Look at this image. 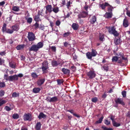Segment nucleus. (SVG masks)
<instances>
[{"label":"nucleus","instance_id":"obj_23","mask_svg":"<svg viewBox=\"0 0 130 130\" xmlns=\"http://www.w3.org/2000/svg\"><path fill=\"white\" fill-rule=\"evenodd\" d=\"M12 10L16 12H18L20 10L19 7L18 6H14L12 7Z\"/></svg>","mask_w":130,"mask_h":130},{"label":"nucleus","instance_id":"obj_34","mask_svg":"<svg viewBox=\"0 0 130 130\" xmlns=\"http://www.w3.org/2000/svg\"><path fill=\"white\" fill-rule=\"evenodd\" d=\"M103 118V116L101 117L98 121L96 122L95 124H97L98 123H101L102 122Z\"/></svg>","mask_w":130,"mask_h":130},{"label":"nucleus","instance_id":"obj_58","mask_svg":"<svg viewBox=\"0 0 130 130\" xmlns=\"http://www.w3.org/2000/svg\"><path fill=\"white\" fill-rule=\"evenodd\" d=\"M121 57L123 60H124L126 61H127V59L126 57L124 56H122Z\"/></svg>","mask_w":130,"mask_h":130},{"label":"nucleus","instance_id":"obj_44","mask_svg":"<svg viewBox=\"0 0 130 130\" xmlns=\"http://www.w3.org/2000/svg\"><path fill=\"white\" fill-rule=\"evenodd\" d=\"M104 36L103 34L100 35V39L101 41H103L104 39Z\"/></svg>","mask_w":130,"mask_h":130},{"label":"nucleus","instance_id":"obj_54","mask_svg":"<svg viewBox=\"0 0 130 130\" xmlns=\"http://www.w3.org/2000/svg\"><path fill=\"white\" fill-rule=\"evenodd\" d=\"M108 11H110V12H111V11H112V7L109 5H108Z\"/></svg>","mask_w":130,"mask_h":130},{"label":"nucleus","instance_id":"obj_8","mask_svg":"<svg viewBox=\"0 0 130 130\" xmlns=\"http://www.w3.org/2000/svg\"><path fill=\"white\" fill-rule=\"evenodd\" d=\"M48 63L47 62L44 61L42 64V67L43 71H44L46 70L48 68Z\"/></svg>","mask_w":130,"mask_h":130},{"label":"nucleus","instance_id":"obj_49","mask_svg":"<svg viewBox=\"0 0 130 130\" xmlns=\"http://www.w3.org/2000/svg\"><path fill=\"white\" fill-rule=\"evenodd\" d=\"M57 82L58 84L60 85L63 83V81L62 80H58Z\"/></svg>","mask_w":130,"mask_h":130},{"label":"nucleus","instance_id":"obj_1","mask_svg":"<svg viewBox=\"0 0 130 130\" xmlns=\"http://www.w3.org/2000/svg\"><path fill=\"white\" fill-rule=\"evenodd\" d=\"M43 45V44L42 42H39L36 45H32L29 48V51H33L36 52L38 50L39 48L42 47Z\"/></svg>","mask_w":130,"mask_h":130},{"label":"nucleus","instance_id":"obj_30","mask_svg":"<svg viewBox=\"0 0 130 130\" xmlns=\"http://www.w3.org/2000/svg\"><path fill=\"white\" fill-rule=\"evenodd\" d=\"M58 98L56 96H54L52 98H51V102H56L58 100Z\"/></svg>","mask_w":130,"mask_h":130},{"label":"nucleus","instance_id":"obj_38","mask_svg":"<svg viewBox=\"0 0 130 130\" xmlns=\"http://www.w3.org/2000/svg\"><path fill=\"white\" fill-rule=\"evenodd\" d=\"M52 65L53 67L57 66L58 65V64L57 62L55 61H52Z\"/></svg>","mask_w":130,"mask_h":130},{"label":"nucleus","instance_id":"obj_63","mask_svg":"<svg viewBox=\"0 0 130 130\" xmlns=\"http://www.w3.org/2000/svg\"><path fill=\"white\" fill-rule=\"evenodd\" d=\"M6 54V53L5 51H3L1 52L0 53V55L2 56H3Z\"/></svg>","mask_w":130,"mask_h":130},{"label":"nucleus","instance_id":"obj_21","mask_svg":"<svg viewBox=\"0 0 130 130\" xmlns=\"http://www.w3.org/2000/svg\"><path fill=\"white\" fill-rule=\"evenodd\" d=\"M12 29L13 30V31H17L19 30V27L18 25H15L14 26H13L12 27Z\"/></svg>","mask_w":130,"mask_h":130},{"label":"nucleus","instance_id":"obj_60","mask_svg":"<svg viewBox=\"0 0 130 130\" xmlns=\"http://www.w3.org/2000/svg\"><path fill=\"white\" fill-rule=\"evenodd\" d=\"M4 63V60L0 58V64L1 65Z\"/></svg>","mask_w":130,"mask_h":130},{"label":"nucleus","instance_id":"obj_55","mask_svg":"<svg viewBox=\"0 0 130 130\" xmlns=\"http://www.w3.org/2000/svg\"><path fill=\"white\" fill-rule=\"evenodd\" d=\"M72 4V3H71L70 1H69L67 2V8H69V7L71 6L70 4Z\"/></svg>","mask_w":130,"mask_h":130},{"label":"nucleus","instance_id":"obj_10","mask_svg":"<svg viewBox=\"0 0 130 130\" xmlns=\"http://www.w3.org/2000/svg\"><path fill=\"white\" fill-rule=\"evenodd\" d=\"M119 58L116 56L113 57L112 59V61L113 62H116L118 61V63H121L122 62V60H119Z\"/></svg>","mask_w":130,"mask_h":130},{"label":"nucleus","instance_id":"obj_43","mask_svg":"<svg viewBox=\"0 0 130 130\" xmlns=\"http://www.w3.org/2000/svg\"><path fill=\"white\" fill-rule=\"evenodd\" d=\"M4 108L7 111H9L10 110L12 109L11 108L8 107L7 106H6Z\"/></svg>","mask_w":130,"mask_h":130},{"label":"nucleus","instance_id":"obj_4","mask_svg":"<svg viewBox=\"0 0 130 130\" xmlns=\"http://www.w3.org/2000/svg\"><path fill=\"white\" fill-rule=\"evenodd\" d=\"M108 32L110 34H113L115 36H118L119 34L116 30V28L114 26L109 27L108 28Z\"/></svg>","mask_w":130,"mask_h":130},{"label":"nucleus","instance_id":"obj_47","mask_svg":"<svg viewBox=\"0 0 130 130\" xmlns=\"http://www.w3.org/2000/svg\"><path fill=\"white\" fill-rule=\"evenodd\" d=\"M46 100L49 102H51V98L50 96L47 97L46 98Z\"/></svg>","mask_w":130,"mask_h":130},{"label":"nucleus","instance_id":"obj_33","mask_svg":"<svg viewBox=\"0 0 130 130\" xmlns=\"http://www.w3.org/2000/svg\"><path fill=\"white\" fill-rule=\"evenodd\" d=\"M50 23V26H51V27L52 28V30H54L56 32H57L58 31V30L57 29H54L53 28V27L54 26V23L53 22H52L51 21H49Z\"/></svg>","mask_w":130,"mask_h":130},{"label":"nucleus","instance_id":"obj_36","mask_svg":"<svg viewBox=\"0 0 130 130\" xmlns=\"http://www.w3.org/2000/svg\"><path fill=\"white\" fill-rule=\"evenodd\" d=\"M32 77L34 78H37L38 77V75L35 73H33L31 74Z\"/></svg>","mask_w":130,"mask_h":130},{"label":"nucleus","instance_id":"obj_25","mask_svg":"<svg viewBox=\"0 0 130 130\" xmlns=\"http://www.w3.org/2000/svg\"><path fill=\"white\" fill-rule=\"evenodd\" d=\"M96 21V18L95 16L92 17L91 19L90 20V22L92 24L94 23Z\"/></svg>","mask_w":130,"mask_h":130},{"label":"nucleus","instance_id":"obj_22","mask_svg":"<svg viewBox=\"0 0 130 130\" xmlns=\"http://www.w3.org/2000/svg\"><path fill=\"white\" fill-rule=\"evenodd\" d=\"M72 27L74 30H76L78 28L79 26L75 23H73L72 25Z\"/></svg>","mask_w":130,"mask_h":130},{"label":"nucleus","instance_id":"obj_24","mask_svg":"<svg viewBox=\"0 0 130 130\" xmlns=\"http://www.w3.org/2000/svg\"><path fill=\"white\" fill-rule=\"evenodd\" d=\"M25 46L24 44H22L18 45L17 47L16 48L18 50L23 49Z\"/></svg>","mask_w":130,"mask_h":130},{"label":"nucleus","instance_id":"obj_17","mask_svg":"<svg viewBox=\"0 0 130 130\" xmlns=\"http://www.w3.org/2000/svg\"><path fill=\"white\" fill-rule=\"evenodd\" d=\"M62 71L64 74H69L70 72L69 69L64 68L62 69Z\"/></svg>","mask_w":130,"mask_h":130},{"label":"nucleus","instance_id":"obj_28","mask_svg":"<svg viewBox=\"0 0 130 130\" xmlns=\"http://www.w3.org/2000/svg\"><path fill=\"white\" fill-rule=\"evenodd\" d=\"M46 115H45L44 113L42 112L40 113L39 116H38V118L40 119L42 118H46Z\"/></svg>","mask_w":130,"mask_h":130},{"label":"nucleus","instance_id":"obj_62","mask_svg":"<svg viewBox=\"0 0 130 130\" xmlns=\"http://www.w3.org/2000/svg\"><path fill=\"white\" fill-rule=\"evenodd\" d=\"M17 76L18 78V77H23V75L22 73H20L18 75H17Z\"/></svg>","mask_w":130,"mask_h":130},{"label":"nucleus","instance_id":"obj_16","mask_svg":"<svg viewBox=\"0 0 130 130\" xmlns=\"http://www.w3.org/2000/svg\"><path fill=\"white\" fill-rule=\"evenodd\" d=\"M121 41L120 39L119 38H115L114 40V43L116 45L120 44Z\"/></svg>","mask_w":130,"mask_h":130},{"label":"nucleus","instance_id":"obj_50","mask_svg":"<svg viewBox=\"0 0 130 130\" xmlns=\"http://www.w3.org/2000/svg\"><path fill=\"white\" fill-rule=\"evenodd\" d=\"M51 48L53 51L55 52L56 50V47L55 46H52L51 47Z\"/></svg>","mask_w":130,"mask_h":130},{"label":"nucleus","instance_id":"obj_13","mask_svg":"<svg viewBox=\"0 0 130 130\" xmlns=\"http://www.w3.org/2000/svg\"><path fill=\"white\" fill-rule=\"evenodd\" d=\"M9 81H12L13 80H17L18 79V78L17 76V75L9 76Z\"/></svg>","mask_w":130,"mask_h":130},{"label":"nucleus","instance_id":"obj_39","mask_svg":"<svg viewBox=\"0 0 130 130\" xmlns=\"http://www.w3.org/2000/svg\"><path fill=\"white\" fill-rule=\"evenodd\" d=\"M12 117L14 119H17L19 118V115L15 113L13 115Z\"/></svg>","mask_w":130,"mask_h":130},{"label":"nucleus","instance_id":"obj_61","mask_svg":"<svg viewBox=\"0 0 130 130\" xmlns=\"http://www.w3.org/2000/svg\"><path fill=\"white\" fill-rule=\"evenodd\" d=\"M126 14L129 17H130V11L127 10L126 11Z\"/></svg>","mask_w":130,"mask_h":130},{"label":"nucleus","instance_id":"obj_6","mask_svg":"<svg viewBox=\"0 0 130 130\" xmlns=\"http://www.w3.org/2000/svg\"><path fill=\"white\" fill-rule=\"evenodd\" d=\"M27 37L29 41H32L35 40V37L34 34L32 32L28 33Z\"/></svg>","mask_w":130,"mask_h":130},{"label":"nucleus","instance_id":"obj_52","mask_svg":"<svg viewBox=\"0 0 130 130\" xmlns=\"http://www.w3.org/2000/svg\"><path fill=\"white\" fill-rule=\"evenodd\" d=\"M60 23L61 22L59 20H57L56 21V25L57 26H59Z\"/></svg>","mask_w":130,"mask_h":130},{"label":"nucleus","instance_id":"obj_56","mask_svg":"<svg viewBox=\"0 0 130 130\" xmlns=\"http://www.w3.org/2000/svg\"><path fill=\"white\" fill-rule=\"evenodd\" d=\"M4 78L6 80L9 81V77H8L7 76V75H6V74L5 75Z\"/></svg>","mask_w":130,"mask_h":130},{"label":"nucleus","instance_id":"obj_42","mask_svg":"<svg viewBox=\"0 0 130 130\" xmlns=\"http://www.w3.org/2000/svg\"><path fill=\"white\" fill-rule=\"evenodd\" d=\"M98 101V99L96 97H94L92 99V101L94 103H96Z\"/></svg>","mask_w":130,"mask_h":130},{"label":"nucleus","instance_id":"obj_32","mask_svg":"<svg viewBox=\"0 0 130 130\" xmlns=\"http://www.w3.org/2000/svg\"><path fill=\"white\" fill-rule=\"evenodd\" d=\"M9 66L10 67H11L12 68H15V64L14 62H9Z\"/></svg>","mask_w":130,"mask_h":130},{"label":"nucleus","instance_id":"obj_57","mask_svg":"<svg viewBox=\"0 0 130 130\" xmlns=\"http://www.w3.org/2000/svg\"><path fill=\"white\" fill-rule=\"evenodd\" d=\"M5 92L3 90H1L0 91V96H2L4 95Z\"/></svg>","mask_w":130,"mask_h":130},{"label":"nucleus","instance_id":"obj_59","mask_svg":"<svg viewBox=\"0 0 130 130\" xmlns=\"http://www.w3.org/2000/svg\"><path fill=\"white\" fill-rule=\"evenodd\" d=\"M110 116V119L112 120V122L115 121L114 118L115 117L112 115H111Z\"/></svg>","mask_w":130,"mask_h":130},{"label":"nucleus","instance_id":"obj_37","mask_svg":"<svg viewBox=\"0 0 130 130\" xmlns=\"http://www.w3.org/2000/svg\"><path fill=\"white\" fill-rule=\"evenodd\" d=\"M70 34V32H67L65 33L63 35V36L65 37H67L69 36Z\"/></svg>","mask_w":130,"mask_h":130},{"label":"nucleus","instance_id":"obj_27","mask_svg":"<svg viewBox=\"0 0 130 130\" xmlns=\"http://www.w3.org/2000/svg\"><path fill=\"white\" fill-rule=\"evenodd\" d=\"M112 124L113 126L116 127H118L120 125L119 123L116 122L115 121L112 122Z\"/></svg>","mask_w":130,"mask_h":130},{"label":"nucleus","instance_id":"obj_31","mask_svg":"<svg viewBox=\"0 0 130 130\" xmlns=\"http://www.w3.org/2000/svg\"><path fill=\"white\" fill-rule=\"evenodd\" d=\"M7 102V101L0 99V106L6 103Z\"/></svg>","mask_w":130,"mask_h":130},{"label":"nucleus","instance_id":"obj_18","mask_svg":"<svg viewBox=\"0 0 130 130\" xmlns=\"http://www.w3.org/2000/svg\"><path fill=\"white\" fill-rule=\"evenodd\" d=\"M123 25L125 27H126L128 25V21L126 18L124 20Z\"/></svg>","mask_w":130,"mask_h":130},{"label":"nucleus","instance_id":"obj_19","mask_svg":"<svg viewBox=\"0 0 130 130\" xmlns=\"http://www.w3.org/2000/svg\"><path fill=\"white\" fill-rule=\"evenodd\" d=\"M44 81L45 80L44 79H39L37 81V84L39 86H40L43 83Z\"/></svg>","mask_w":130,"mask_h":130},{"label":"nucleus","instance_id":"obj_51","mask_svg":"<svg viewBox=\"0 0 130 130\" xmlns=\"http://www.w3.org/2000/svg\"><path fill=\"white\" fill-rule=\"evenodd\" d=\"M122 95L123 97H125L126 96V91H124L122 93Z\"/></svg>","mask_w":130,"mask_h":130},{"label":"nucleus","instance_id":"obj_14","mask_svg":"<svg viewBox=\"0 0 130 130\" xmlns=\"http://www.w3.org/2000/svg\"><path fill=\"white\" fill-rule=\"evenodd\" d=\"M109 5V4L108 3L105 2L102 4H100L99 6L102 9H105L106 6H108Z\"/></svg>","mask_w":130,"mask_h":130},{"label":"nucleus","instance_id":"obj_9","mask_svg":"<svg viewBox=\"0 0 130 130\" xmlns=\"http://www.w3.org/2000/svg\"><path fill=\"white\" fill-rule=\"evenodd\" d=\"M88 14L87 12H83L78 15V18L80 19L81 18H85L87 16Z\"/></svg>","mask_w":130,"mask_h":130},{"label":"nucleus","instance_id":"obj_20","mask_svg":"<svg viewBox=\"0 0 130 130\" xmlns=\"http://www.w3.org/2000/svg\"><path fill=\"white\" fill-rule=\"evenodd\" d=\"M40 90V89L39 88L35 87L32 90L33 92L35 93H39Z\"/></svg>","mask_w":130,"mask_h":130},{"label":"nucleus","instance_id":"obj_11","mask_svg":"<svg viewBox=\"0 0 130 130\" xmlns=\"http://www.w3.org/2000/svg\"><path fill=\"white\" fill-rule=\"evenodd\" d=\"M115 102L116 103L120 104L122 105H124L125 103L123 102V100L121 98H118L116 100Z\"/></svg>","mask_w":130,"mask_h":130},{"label":"nucleus","instance_id":"obj_48","mask_svg":"<svg viewBox=\"0 0 130 130\" xmlns=\"http://www.w3.org/2000/svg\"><path fill=\"white\" fill-rule=\"evenodd\" d=\"M102 128L104 130H112V129L111 128H107L103 126H102Z\"/></svg>","mask_w":130,"mask_h":130},{"label":"nucleus","instance_id":"obj_45","mask_svg":"<svg viewBox=\"0 0 130 130\" xmlns=\"http://www.w3.org/2000/svg\"><path fill=\"white\" fill-rule=\"evenodd\" d=\"M5 84L4 82H1L0 83V87H3L5 86Z\"/></svg>","mask_w":130,"mask_h":130},{"label":"nucleus","instance_id":"obj_26","mask_svg":"<svg viewBox=\"0 0 130 130\" xmlns=\"http://www.w3.org/2000/svg\"><path fill=\"white\" fill-rule=\"evenodd\" d=\"M41 124L40 122H38L36 124V129L37 130H40V129Z\"/></svg>","mask_w":130,"mask_h":130},{"label":"nucleus","instance_id":"obj_5","mask_svg":"<svg viewBox=\"0 0 130 130\" xmlns=\"http://www.w3.org/2000/svg\"><path fill=\"white\" fill-rule=\"evenodd\" d=\"M23 117L24 120L25 121H30L32 119L31 115L29 113H25Z\"/></svg>","mask_w":130,"mask_h":130},{"label":"nucleus","instance_id":"obj_64","mask_svg":"<svg viewBox=\"0 0 130 130\" xmlns=\"http://www.w3.org/2000/svg\"><path fill=\"white\" fill-rule=\"evenodd\" d=\"M88 6L86 4V3H85V6L84 7V8L86 10V11L87 10V9L88 8Z\"/></svg>","mask_w":130,"mask_h":130},{"label":"nucleus","instance_id":"obj_12","mask_svg":"<svg viewBox=\"0 0 130 130\" xmlns=\"http://www.w3.org/2000/svg\"><path fill=\"white\" fill-rule=\"evenodd\" d=\"M112 13L111 12H106L104 15V17L106 18L109 19L112 17Z\"/></svg>","mask_w":130,"mask_h":130},{"label":"nucleus","instance_id":"obj_40","mask_svg":"<svg viewBox=\"0 0 130 130\" xmlns=\"http://www.w3.org/2000/svg\"><path fill=\"white\" fill-rule=\"evenodd\" d=\"M6 32L8 33L11 34L13 32V30L12 29L11 30L10 29H7V30Z\"/></svg>","mask_w":130,"mask_h":130},{"label":"nucleus","instance_id":"obj_7","mask_svg":"<svg viewBox=\"0 0 130 130\" xmlns=\"http://www.w3.org/2000/svg\"><path fill=\"white\" fill-rule=\"evenodd\" d=\"M87 75L90 78L92 79L95 77L96 74L94 71H91L87 73Z\"/></svg>","mask_w":130,"mask_h":130},{"label":"nucleus","instance_id":"obj_3","mask_svg":"<svg viewBox=\"0 0 130 130\" xmlns=\"http://www.w3.org/2000/svg\"><path fill=\"white\" fill-rule=\"evenodd\" d=\"M46 9L45 14L44 15V16L47 19L49 15L48 12L51 13L52 11L53 8L51 5H48L45 7Z\"/></svg>","mask_w":130,"mask_h":130},{"label":"nucleus","instance_id":"obj_35","mask_svg":"<svg viewBox=\"0 0 130 130\" xmlns=\"http://www.w3.org/2000/svg\"><path fill=\"white\" fill-rule=\"evenodd\" d=\"M6 25L5 24H4L3 25V27L2 28V31L4 32H6L7 29L6 28Z\"/></svg>","mask_w":130,"mask_h":130},{"label":"nucleus","instance_id":"obj_29","mask_svg":"<svg viewBox=\"0 0 130 130\" xmlns=\"http://www.w3.org/2000/svg\"><path fill=\"white\" fill-rule=\"evenodd\" d=\"M59 11V9L58 7H55L53 8L52 11H53L55 13H57Z\"/></svg>","mask_w":130,"mask_h":130},{"label":"nucleus","instance_id":"obj_2","mask_svg":"<svg viewBox=\"0 0 130 130\" xmlns=\"http://www.w3.org/2000/svg\"><path fill=\"white\" fill-rule=\"evenodd\" d=\"M97 54V52L96 50L92 49L91 52H88L86 53V56L88 59H91L92 57L95 56Z\"/></svg>","mask_w":130,"mask_h":130},{"label":"nucleus","instance_id":"obj_41","mask_svg":"<svg viewBox=\"0 0 130 130\" xmlns=\"http://www.w3.org/2000/svg\"><path fill=\"white\" fill-rule=\"evenodd\" d=\"M19 93H17L15 92H14L12 94V96L13 97H15L19 96Z\"/></svg>","mask_w":130,"mask_h":130},{"label":"nucleus","instance_id":"obj_15","mask_svg":"<svg viewBox=\"0 0 130 130\" xmlns=\"http://www.w3.org/2000/svg\"><path fill=\"white\" fill-rule=\"evenodd\" d=\"M41 15V14H40V12H38V14L36 15L34 17V19L36 21L39 22L41 21V19L40 18L39 16L40 15Z\"/></svg>","mask_w":130,"mask_h":130},{"label":"nucleus","instance_id":"obj_46","mask_svg":"<svg viewBox=\"0 0 130 130\" xmlns=\"http://www.w3.org/2000/svg\"><path fill=\"white\" fill-rule=\"evenodd\" d=\"M32 21V19L31 18H29L27 19V22L28 23H31Z\"/></svg>","mask_w":130,"mask_h":130},{"label":"nucleus","instance_id":"obj_53","mask_svg":"<svg viewBox=\"0 0 130 130\" xmlns=\"http://www.w3.org/2000/svg\"><path fill=\"white\" fill-rule=\"evenodd\" d=\"M105 123L107 125H109L110 123V122L108 121L107 120H105Z\"/></svg>","mask_w":130,"mask_h":130}]
</instances>
